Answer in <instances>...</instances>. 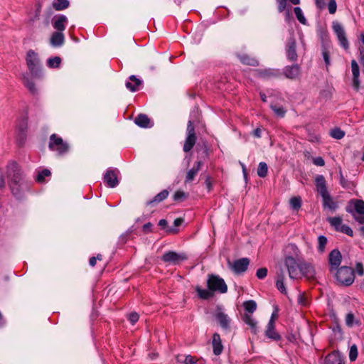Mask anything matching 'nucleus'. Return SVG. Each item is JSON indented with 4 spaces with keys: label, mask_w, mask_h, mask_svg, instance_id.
<instances>
[{
    "label": "nucleus",
    "mask_w": 364,
    "mask_h": 364,
    "mask_svg": "<svg viewBox=\"0 0 364 364\" xmlns=\"http://www.w3.org/2000/svg\"><path fill=\"white\" fill-rule=\"evenodd\" d=\"M6 174L9 180V184L12 193L17 198L21 196L23 190L26 188L21 169L16 162H10L6 168Z\"/></svg>",
    "instance_id": "1"
},
{
    "label": "nucleus",
    "mask_w": 364,
    "mask_h": 364,
    "mask_svg": "<svg viewBox=\"0 0 364 364\" xmlns=\"http://www.w3.org/2000/svg\"><path fill=\"white\" fill-rule=\"evenodd\" d=\"M347 212L351 213L355 220L360 224L364 223V201L362 200H352L346 208Z\"/></svg>",
    "instance_id": "2"
},
{
    "label": "nucleus",
    "mask_w": 364,
    "mask_h": 364,
    "mask_svg": "<svg viewBox=\"0 0 364 364\" xmlns=\"http://www.w3.org/2000/svg\"><path fill=\"white\" fill-rule=\"evenodd\" d=\"M208 289L213 293L215 291L224 294L228 291V286L226 285L223 279L216 275H209L207 280Z\"/></svg>",
    "instance_id": "3"
},
{
    "label": "nucleus",
    "mask_w": 364,
    "mask_h": 364,
    "mask_svg": "<svg viewBox=\"0 0 364 364\" xmlns=\"http://www.w3.org/2000/svg\"><path fill=\"white\" fill-rule=\"evenodd\" d=\"M26 61L31 74L34 77H38L39 75L41 63L37 53L32 50H28Z\"/></svg>",
    "instance_id": "4"
},
{
    "label": "nucleus",
    "mask_w": 364,
    "mask_h": 364,
    "mask_svg": "<svg viewBox=\"0 0 364 364\" xmlns=\"http://www.w3.org/2000/svg\"><path fill=\"white\" fill-rule=\"evenodd\" d=\"M336 279L342 284L348 286L354 281L353 269L348 267H342L338 269L336 274Z\"/></svg>",
    "instance_id": "5"
},
{
    "label": "nucleus",
    "mask_w": 364,
    "mask_h": 364,
    "mask_svg": "<svg viewBox=\"0 0 364 364\" xmlns=\"http://www.w3.org/2000/svg\"><path fill=\"white\" fill-rule=\"evenodd\" d=\"M49 148L61 155L68 152L69 146L61 137L53 134L50 136Z\"/></svg>",
    "instance_id": "6"
},
{
    "label": "nucleus",
    "mask_w": 364,
    "mask_h": 364,
    "mask_svg": "<svg viewBox=\"0 0 364 364\" xmlns=\"http://www.w3.org/2000/svg\"><path fill=\"white\" fill-rule=\"evenodd\" d=\"M303 261H296L294 257L288 256L284 259L285 266L287 268L289 276L291 279L299 277V269Z\"/></svg>",
    "instance_id": "7"
},
{
    "label": "nucleus",
    "mask_w": 364,
    "mask_h": 364,
    "mask_svg": "<svg viewBox=\"0 0 364 364\" xmlns=\"http://www.w3.org/2000/svg\"><path fill=\"white\" fill-rule=\"evenodd\" d=\"M196 141L195 128L191 121H188L187 124V137L186 139L183 151L188 152L193 147Z\"/></svg>",
    "instance_id": "8"
},
{
    "label": "nucleus",
    "mask_w": 364,
    "mask_h": 364,
    "mask_svg": "<svg viewBox=\"0 0 364 364\" xmlns=\"http://www.w3.org/2000/svg\"><path fill=\"white\" fill-rule=\"evenodd\" d=\"M213 315L219 325L223 329H228L230 328L231 320L228 314L225 313L223 309L221 306H218L216 307Z\"/></svg>",
    "instance_id": "9"
},
{
    "label": "nucleus",
    "mask_w": 364,
    "mask_h": 364,
    "mask_svg": "<svg viewBox=\"0 0 364 364\" xmlns=\"http://www.w3.org/2000/svg\"><path fill=\"white\" fill-rule=\"evenodd\" d=\"M333 30L337 36V38L341 43V45L344 48H348V42L346 37V32L342 26V25L338 21L333 22Z\"/></svg>",
    "instance_id": "10"
},
{
    "label": "nucleus",
    "mask_w": 364,
    "mask_h": 364,
    "mask_svg": "<svg viewBox=\"0 0 364 364\" xmlns=\"http://www.w3.org/2000/svg\"><path fill=\"white\" fill-rule=\"evenodd\" d=\"M249 264L250 260L247 258H241L234 261L233 262H228L229 267L236 274L246 271Z\"/></svg>",
    "instance_id": "11"
},
{
    "label": "nucleus",
    "mask_w": 364,
    "mask_h": 364,
    "mask_svg": "<svg viewBox=\"0 0 364 364\" xmlns=\"http://www.w3.org/2000/svg\"><path fill=\"white\" fill-rule=\"evenodd\" d=\"M302 276L307 279H313L315 277V271L314 267L305 262H301L299 269V277Z\"/></svg>",
    "instance_id": "12"
},
{
    "label": "nucleus",
    "mask_w": 364,
    "mask_h": 364,
    "mask_svg": "<svg viewBox=\"0 0 364 364\" xmlns=\"http://www.w3.org/2000/svg\"><path fill=\"white\" fill-rule=\"evenodd\" d=\"M202 166L203 162L201 161H198L194 164L193 166L186 172L185 183H190L195 179Z\"/></svg>",
    "instance_id": "13"
},
{
    "label": "nucleus",
    "mask_w": 364,
    "mask_h": 364,
    "mask_svg": "<svg viewBox=\"0 0 364 364\" xmlns=\"http://www.w3.org/2000/svg\"><path fill=\"white\" fill-rule=\"evenodd\" d=\"M186 257L176 253V252L169 251L166 252L162 256V260L165 262L176 264L179 261L183 260Z\"/></svg>",
    "instance_id": "14"
},
{
    "label": "nucleus",
    "mask_w": 364,
    "mask_h": 364,
    "mask_svg": "<svg viewBox=\"0 0 364 364\" xmlns=\"http://www.w3.org/2000/svg\"><path fill=\"white\" fill-rule=\"evenodd\" d=\"M351 70L353 74V86L355 90H358L360 87V70L357 62L355 60L351 61Z\"/></svg>",
    "instance_id": "15"
},
{
    "label": "nucleus",
    "mask_w": 364,
    "mask_h": 364,
    "mask_svg": "<svg viewBox=\"0 0 364 364\" xmlns=\"http://www.w3.org/2000/svg\"><path fill=\"white\" fill-rule=\"evenodd\" d=\"M316 187L317 192L322 196L328 193L326 183L324 177L322 175H318L315 178Z\"/></svg>",
    "instance_id": "16"
},
{
    "label": "nucleus",
    "mask_w": 364,
    "mask_h": 364,
    "mask_svg": "<svg viewBox=\"0 0 364 364\" xmlns=\"http://www.w3.org/2000/svg\"><path fill=\"white\" fill-rule=\"evenodd\" d=\"M104 181L111 188L118 184V179L116 172L114 170H107L104 176Z\"/></svg>",
    "instance_id": "17"
},
{
    "label": "nucleus",
    "mask_w": 364,
    "mask_h": 364,
    "mask_svg": "<svg viewBox=\"0 0 364 364\" xmlns=\"http://www.w3.org/2000/svg\"><path fill=\"white\" fill-rule=\"evenodd\" d=\"M341 262V254L338 250H333L329 255V263L332 269H337Z\"/></svg>",
    "instance_id": "18"
},
{
    "label": "nucleus",
    "mask_w": 364,
    "mask_h": 364,
    "mask_svg": "<svg viewBox=\"0 0 364 364\" xmlns=\"http://www.w3.org/2000/svg\"><path fill=\"white\" fill-rule=\"evenodd\" d=\"M291 4L297 5L300 3V0H289ZM278 4V11L283 12L286 11V16L289 18L290 16L289 8L287 6V0H277Z\"/></svg>",
    "instance_id": "19"
},
{
    "label": "nucleus",
    "mask_w": 364,
    "mask_h": 364,
    "mask_svg": "<svg viewBox=\"0 0 364 364\" xmlns=\"http://www.w3.org/2000/svg\"><path fill=\"white\" fill-rule=\"evenodd\" d=\"M212 344L214 354L216 355H220L223 351V346L222 345L220 336L218 333H215L213 334Z\"/></svg>",
    "instance_id": "20"
},
{
    "label": "nucleus",
    "mask_w": 364,
    "mask_h": 364,
    "mask_svg": "<svg viewBox=\"0 0 364 364\" xmlns=\"http://www.w3.org/2000/svg\"><path fill=\"white\" fill-rule=\"evenodd\" d=\"M243 321L250 326L251 328L252 333L254 334H256L258 331L257 328V321L252 317V315L249 314H245L242 317Z\"/></svg>",
    "instance_id": "21"
},
{
    "label": "nucleus",
    "mask_w": 364,
    "mask_h": 364,
    "mask_svg": "<svg viewBox=\"0 0 364 364\" xmlns=\"http://www.w3.org/2000/svg\"><path fill=\"white\" fill-rule=\"evenodd\" d=\"M284 272L282 269H280L279 272L277 273L276 286L279 291L283 294H287V289L284 286Z\"/></svg>",
    "instance_id": "22"
},
{
    "label": "nucleus",
    "mask_w": 364,
    "mask_h": 364,
    "mask_svg": "<svg viewBox=\"0 0 364 364\" xmlns=\"http://www.w3.org/2000/svg\"><path fill=\"white\" fill-rule=\"evenodd\" d=\"M23 83L25 87L33 94H37L38 90L36 87V84L32 79H31L27 75L23 74L22 76Z\"/></svg>",
    "instance_id": "23"
},
{
    "label": "nucleus",
    "mask_w": 364,
    "mask_h": 364,
    "mask_svg": "<svg viewBox=\"0 0 364 364\" xmlns=\"http://www.w3.org/2000/svg\"><path fill=\"white\" fill-rule=\"evenodd\" d=\"M295 47L296 43L294 39H290L287 45V54L288 58L291 60H296L297 58Z\"/></svg>",
    "instance_id": "24"
},
{
    "label": "nucleus",
    "mask_w": 364,
    "mask_h": 364,
    "mask_svg": "<svg viewBox=\"0 0 364 364\" xmlns=\"http://www.w3.org/2000/svg\"><path fill=\"white\" fill-rule=\"evenodd\" d=\"M300 70L297 65L287 67L284 70V75L289 79H295L299 75Z\"/></svg>",
    "instance_id": "25"
},
{
    "label": "nucleus",
    "mask_w": 364,
    "mask_h": 364,
    "mask_svg": "<svg viewBox=\"0 0 364 364\" xmlns=\"http://www.w3.org/2000/svg\"><path fill=\"white\" fill-rule=\"evenodd\" d=\"M265 335L273 340L277 341L280 339V336L274 330V324L273 321H269L265 331Z\"/></svg>",
    "instance_id": "26"
},
{
    "label": "nucleus",
    "mask_w": 364,
    "mask_h": 364,
    "mask_svg": "<svg viewBox=\"0 0 364 364\" xmlns=\"http://www.w3.org/2000/svg\"><path fill=\"white\" fill-rule=\"evenodd\" d=\"M325 364H343L340 354L338 352L328 354L325 358Z\"/></svg>",
    "instance_id": "27"
},
{
    "label": "nucleus",
    "mask_w": 364,
    "mask_h": 364,
    "mask_svg": "<svg viewBox=\"0 0 364 364\" xmlns=\"http://www.w3.org/2000/svg\"><path fill=\"white\" fill-rule=\"evenodd\" d=\"M134 122L139 127L143 128L150 127L152 125L150 124L149 118L143 114H139L134 119Z\"/></svg>",
    "instance_id": "28"
},
{
    "label": "nucleus",
    "mask_w": 364,
    "mask_h": 364,
    "mask_svg": "<svg viewBox=\"0 0 364 364\" xmlns=\"http://www.w3.org/2000/svg\"><path fill=\"white\" fill-rule=\"evenodd\" d=\"M129 80L130 81L126 82V87L132 92H135L137 87L141 85V81L136 78L135 75H131Z\"/></svg>",
    "instance_id": "29"
},
{
    "label": "nucleus",
    "mask_w": 364,
    "mask_h": 364,
    "mask_svg": "<svg viewBox=\"0 0 364 364\" xmlns=\"http://www.w3.org/2000/svg\"><path fill=\"white\" fill-rule=\"evenodd\" d=\"M323 203L324 208H327L331 210H335L337 208V204L334 202L331 197L329 193L326 194L325 196H322Z\"/></svg>",
    "instance_id": "30"
},
{
    "label": "nucleus",
    "mask_w": 364,
    "mask_h": 364,
    "mask_svg": "<svg viewBox=\"0 0 364 364\" xmlns=\"http://www.w3.org/2000/svg\"><path fill=\"white\" fill-rule=\"evenodd\" d=\"M64 42V36L60 32L54 33L50 38V43L53 46H60Z\"/></svg>",
    "instance_id": "31"
},
{
    "label": "nucleus",
    "mask_w": 364,
    "mask_h": 364,
    "mask_svg": "<svg viewBox=\"0 0 364 364\" xmlns=\"http://www.w3.org/2000/svg\"><path fill=\"white\" fill-rule=\"evenodd\" d=\"M196 291L198 293V296L203 299H208L213 296V293L208 289H203L200 287H196Z\"/></svg>",
    "instance_id": "32"
},
{
    "label": "nucleus",
    "mask_w": 364,
    "mask_h": 364,
    "mask_svg": "<svg viewBox=\"0 0 364 364\" xmlns=\"http://www.w3.org/2000/svg\"><path fill=\"white\" fill-rule=\"evenodd\" d=\"M67 21V17L64 15L60 16L54 22L53 27L60 31L65 29L64 23Z\"/></svg>",
    "instance_id": "33"
},
{
    "label": "nucleus",
    "mask_w": 364,
    "mask_h": 364,
    "mask_svg": "<svg viewBox=\"0 0 364 364\" xmlns=\"http://www.w3.org/2000/svg\"><path fill=\"white\" fill-rule=\"evenodd\" d=\"M68 6L69 1L68 0H54L53 2V6L56 11L65 9Z\"/></svg>",
    "instance_id": "34"
},
{
    "label": "nucleus",
    "mask_w": 364,
    "mask_h": 364,
    "mask_svg": "<svg viewBox=\"0 0 364 364\" xmlns=\"http://www.w3.org/2000/svg\"><path fill=\"white\" fill-rule=\"evenodd\" d=\"M240 61L245 64L252 66H256L258 65V62L256 59L251 58L248 55H244L240 57Z\"/></svg>",
    "instance_id": "35"
},
{
    "label": "nucleus",
    "mask_w": 364,
    "mask_h": 364,
    "mask_svg": "<svg viewBox=\"0 0 364 364\" xmlns=\"http://www.w3.org/2000/svg\"><path fill=\"white\" fill-rule=\"evenodd\" d=\"M243 306L246 311L250 314V315L256 310L257 304L253 300H250L244 302Z\"/></svg>",
    "instance_id": "36"
},
{
    "label": "nucleus",
    "mask_w": 364,
    "mask_h": 364,
    "mask_svg": "<svg viewBox=\"0 0 364 364\" xmlns=\"http://www.w3.org/2000/svg\"><path fill=\"white\" fill-rule=\"evenodd\" d=\"M328 221L336 230H338L343 225L342 219L340 217L328 218Z\"/></svg>",
    "instance_id": "37"
},
{
    "label": "nucleus",
    "mask_w": 364,
    "mask_h": 364,
    "mask_svg": "<svg viewBox=\"0 0 364 364\" xmlns=\"http://www.w3.org/2000/svg\"><path fill=\"white\" fill-rule=\"evenodd\" d=\"M267 165L264 162H260L257 168V174L259 177L264 178L267 174Z\"/></svg>",
    "instance_id": "38"
},
{
    "label": "nucleus",
    "mask_w": 364,
    "mask_h": 364,
    "mask_svg": "<svg viewBox=\"0 0 364 364\" xmlns=\"http://www.w3.org/2000/svg\"><path fill=\"white\" fill-rule=\"evenodd\" d=\"M294 11V13L296 14V16L298 21L301 23L305 25L306 23V19L305 18L304 15L302 12V10L301 9V8L295 7Z\"/></svg>",
    "instance_id": "39"
},
{
    "label": "nucleus",
    "mask_w": 364,
    "mask_h": 364,
    "mask_svg": "<svg viewBox=\"0 0 364 364\" xmlns=\"http://www.w3.org/2000/svg\"><path fill=\"white\" fill-rule=\"evenodd\" d=\"M290 205L294 210H299L301 205V199L300 197H293L290 199Z\"/></svg>",
    "instance_id": "40"
},
{
    "label": "nucleus",
    "mask_w": 364,
    "mask_h": 364,
    "mask_svg": "<svg viewBox=\"0 0 364 364\" xmlns=\"http://www.w3.org/2000/svg\"><path fill=\"white\" fill-rule=\"evenodd\" d=\"M168 195V192L166 190L161 191V193H159V194H157L153 200H151L149 202V203H152L154 202H161L162 200H164L165 198H167Z\"/></svg>",
    "instance_id": "41"
},
{
    "label": "nucleus",
    "mask_w": 364,
    "mask_h": 364,
    "mask_svg": "<svg viewBox=\"0 0 364 364\" xmlns=\"http://www.w3.org/2000/svg\"><path fill=\"white\" fill-rule=\"evenodd\" d=\"M61 63V58L60 57H54L48 60V65L50 68H58Z\"/></svg>",
    "instance_id": "42"
},
{
    "label": "nucleus",
    "mask_w": 364,
    "mask_h": 364,
    "mask_svg": "<svg viewBox=\"0 0 364 364\" xmlns=\"http://www.w3.org/2000/svg\"><path fill=\"white\" fill-rule=\"evenodd\" d=\"M331 136L336 139H341L345 136V132L340 129H334L331 132Z\"/></svg>",
    "instance_id": "43"
},
{
    "label": "nucleus",
    "mask_w": 364,
    "mask_h": 364,
    "mask_svg": "<svg viewBox=\"0 0 364 364\" xmlns=\"http://www.w3.org/2000/svg\"><path fill=\"white\" fill-rule=\"evenodd\" d=\"M326 6L331 14H334L336 13L337 10V4L336 0H328Z\"/></svg>",
    "instance_id": "44"
},
{
    "label": "nucleus",
    "mask_w": 364,
    "mask_h": 364,
    "mask_svg": "<svg viewBox=\"0 0 364 364\" xmlns=\"http://www.w3.org/2000/svg\"><path fill=\"white\" fill-rule=\"evenodd\" d=\"M271 108L278 117H283L286 113V110L282 107L271 105Z\"/></svg>",
    "instance_id": "45"
},
{
    "label": "nucleus",
    "mask_w": 364,
    "mask_h": 364,
    "mask_svg": "<svg viewBox=\"0 0 364 364\" xmlns=\"http://www.w3.org/2000/svg\"><path fill=\"white\" fill-rule=\"evenodd\" d=\"M318 251L321 252H323L324 251L326 245L327 243V239L326 237L321 235L318 237Z\"/></svg>",
    "instance_id": "46"
},
{
    "label": "nucleus",
    "mask_w": 364,
    "mask_h": 364,
    "mask_svg": "<svg viewBox=\"0 0 364 364\" xmlns=\"http://www.w3.org/2000/svg\"><path fill=\"white\" fill-rule=\"evenodd\" d=\"M358 357V348L355 345H353L349 351V359L350 361H354Z\"/></svg>",
    "instance_id": "47"
},
{
    "label": "nucleus",
    "mask_w": 364,
    "mask_h": 364,
    "mask_svg": "<svg viewBox=\"0 0 364 364\" xmlns=\"http://www.w3.org/2000/svg\"><path fill=\"white\" fill-rule=\"evenodd\" d=\"M50 175V171L48 169H44L41 172H39L37 176V181L40 183L44 181V178L46 176H49Z\"/></svg>",
    "instance_id": "48"
},
{
    "label": "nucleus",
    "mask_w": 364,
    "mask_h": 364,
    "mask_svg": "<svg viewBox=\"0 0 364 364\" xmlns=\"http://www.w3.org/2000/svg\"><path fill=\"white\" fill-rule=\"evenodd\" d=\"M355 317L353 314L348 313L346 316V323L348 326L352 327L354 324Z\"/></svg>",
    "instance_id": "49"
},
{
    "label": "nucleus",
    "mask_w": 364,
    "mask_h": 364,
    "mask_svg": "<svg viewBox=\"0 0 364 364\" xmlns=\"http://www.w3.org/2000/svg\"><path fill=\"white\" fill-rule=\"evenodd\" d=\"M338 231H341L349 236H353V235L352 229L349 226L344 224H343L342 226H341V228L338 230Z\"/></svg>",
    "instance_id": "50"
},
{
    "label": "nucleus",
    "mask_w": 364,
    "mask_h": 364,
    "mask_svg": "<svg viewBox=\"0 0 364 364\" xmlns=\"http://www.w3.org/2000/svg\"><path fill=\"white\" fill-rule=\"evenodd\" d=\"M267 274V269L264 268V267L259 268V269H257V273H256L257 278L259 279H262L264 277H266Z\"/></svg>",
    "instance_id": "51"
},
{
    "label": "nucleus",
    "mask_w": 364,
    "mask_h": 364,
    "mask_svg": "<svg viewBox=\"0 0 364 364\" xmlns=\"http://www.w3.org/2000/svg\"><path fill=\"white\" fill-rule=\"evenodd\" d=\"M322 55L323 60L325 61L326 65L328 66L330 65V54L329 52L326 49L323 48L322 51Z\"/></svg>",
    "instance_id": "52"
},
{
    "label": "nucleus",
    "mask_w": 364,
    "mask_h": 364,
    "mask_svg": "<svg viewBox=\"0 0 364 364\" xmlns=\"http://www.w3.org/2000/svg\"><path fill=\"white\" fill-rule=\"evenodd\" d=\"M313 163H314V164H315L316 166H323L325 165V161H324L323 159L321 156L314 158Z\"/></svg>",
    "instance_id": "53"
},
{
    "label": "nucleus",
    "mask_w": 364,
    "mask_h": 364,
    "mask_svg": "<svg viewBox=\"0 0 364 364\" xmlns=\"http://www.w3.org/2000/svg\"><path fill=\"white\" fill-rule=\"evenodd\" d=\"M328 0H315V4L319 9H323L326 7V2Z\"/></svg>",
    "instance_id": "54"
},
{
    "label": "nucleus",
    "mask_w": 364,
    "mask_h": 364,
    "mask_svg": "<svg viewBox=\"0 0 364 364\" xmlns=\"http://www.w3.org/2000/svg\"><path fill=\"white\" fill-rule=\"evenodd\" d=\"M139 314L136 312H132L129 315V320L132 324H134L139 320Z\"/></svg>",
    "instance_id": "55"
},
{
    "label": "nucleus",
    "mask_w": 364,
    "mask_h": 364,
    "mask_svg": "<svg viewBox=\"0 0 364 364\" xmlns=\"http://www.w3.org/2000/svg\"><path fill=\"white\" fill-rule=\"evenodd\" d=\"M185 197H186V193L183 191H178L175 193V194L173 196V199L175 200H179Z\"/></svg>",
    "instance_id": "56"
},
{
    "label": "nucleus",
    "mask_w": 364,
    "mask_h": 364,
    "mask_svg": "<svg viewBox=\"0 0 364 364\" xmlns=\"http://www.w3.org/2000/svg\"><path fill=\"white\" fill-rule=\"evenodd\" d=\"M355 270L360 276H363L364 274L363 266L361 263L358 262L356 264Z\"/></svg>",
    "instance_id": "57"
},
{
    "label": "nucleus",
    "mask_w": 364,
    "mask_h": 364,
    "mask_svg": "<svg viewBox=\"0 0 364 364\" xmlns=\"http://www.w3.org/2000/svg\"><path fill=\"white\" fill-rule=\"evenodd\" d=\"M184 364H195L196 359L191 355H187L183 361Z\"/></svg>",
    "instance_id": "58"
},
{
    "label": "nucleus",
    "mask_w": 364,
    "mask_h": 364,
    "mask_svg": "<svg viewBox=\"0 0 364 364\" xmlns=\"http://www.w3.org/2000/svg\"><path fill=\"white\" fill-rule=\"evenodd\" d=\"M360 63L363 68V70L364 71V51L363 50H360Z\"/></svg>",
    "instance_id": "59"
},
{
    "label": "nucleus",
    "mask_w": 364,
    "mask_h": 364,
    "mask_svg": "<svg viewBox=\"0 0 364 364\" xmlns=\"http://www.w3.org/2000/svg\"><path fill=\"white\" fill-rule=\"evenodd\" d=\"M340 183L343 187L347 186V181L343 176L341 171L340 172Z\"/></svg>",
    "instance_id": "60"
},
{
    "label": "nucleus",
    "mask_w": 364,
    "mask_h": 364,
    "mask_svg": "<svg viewBox=\"0 0 364 364\" xmlns=\"http://www.w3.org/2000/svg\"><path fill=\"white\" fill-rule=\"evenodd\" d=\"M240 164L242 167V173H243V175H244V178L245 180H247V169H246V167H245V165L242 163V162H240Z\"/></svg>",
    "instance_id": "61"
},
{
    "label": "nucleus",
    "mask_w": 364,
    "mask_h": 364,
    "mask_svg": "<svg viewBox=\"0 0 364 364\" xmlns=\"http://www.w3.org/2000/svg\"><path fill=\"white\" fill-rule=\"evenodd\" d=\"M167 224H168L167 221L164 219H161L159 222V225L163 228H167Z\"/></svg>",
    "instance_id": "62"
},
{
    "label": "nucleus",
    "mask_w": 364,
    "mask_h": 364,
    "mask_svg": "<svg viewBox=\"0 0 364 364\" xmlns=\"http://www.w3.org/2000/svg\"><path fill=\"white\" fill-rule=\"evenodd\" d=\"M298 302L301 305H306V300H305L304 296H302V295H299V297H298Z\"/></svg>",
    "instance_id": "63"
},
{
    "label": "nucleus",
    "mask_w": 364,
    "mask_h": 364,
    "mask_svg": "<svg viewBox=\"0 0 364 364\" xmlns=\"http://www.w3.org/2000/svg\"><path fill=\"white\" fill-rule=\"evenodd\" d=\"M166 232L169 234H176L178 232V230L173 228H167Z\"/></svg>",
    "instance_id": "64"
}]
</instances>
